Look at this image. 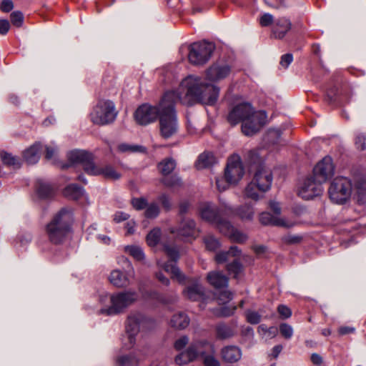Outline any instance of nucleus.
I'll return each mask as SVG.
<instances>
[{
	"mask_svg": "<svg viewBox=\"0 0 366 366\" xmlns=\"http://www.w3.org/2000/svg\"><path fill=\"white\" fill-rule=\"evenodd\" d=\"M233 334L232 330L225 325H219L217 327V335L218 338L227 339L232 337Z\"/></svg>",
	"mask_w": 366,
	"mask_h": 366,
	"instance_id": "c03bdc74",
	"label": "nucleus"
},
{
	"mask_svg": "<svg viewBox=\"0 0 366 366\" xmlns=\"http://www.w3.org/2000/svg\"><path fill=\"white\" fill-rule=\"evenodd\" d=\"M237 310L236 306H227V307H223L221 308L219 312V315L223 317H229L233 315Z\"/></svg>",
	"mask_w": 366,
	"mask_h": 366,
	"instance_id": "e2e57ef3",
	"label": "nucleus"
},
{
	"mask_svg": "<svg viewBox=\"0 0 366 366\" xmlns=\"http://www.w3.org/2000/svg\"><path fill=\"white\" fill-rule=\"evenodd\" d=\"M207 280L212 286L217 289L226 287L228 285V278L218 271L209 272L207 276Z\"/></svg>",
	"mask_w": 366,
	"mask_h": 366,
	"instance_id": "cd10ccee",
	"label": "nucleus"
},
{
	"mask_svg": "<svg viewBox=\"0 0 366 366\" xmlns=\"http://www.w3.org/2000/svg\"><path fill=\"white\" fill-rule=\"evenodd\" d=\"M73 213L69 209L59 211L46 225L45 232L49 240L55 244L61 243L70 232Z\"/></svg>",
	"mask_w": 366,
	"mask_h": 366,
	"instance_id": "39448f33",
	"label": "nucleus"
},
{
	"mask_svg": "<svg viewBox=\"0 0 366 366\" xmlns=\"http://www.w3.org/2000/svg\"><path fill=\"white\" fill-rule=\"evenodd\" d=\"M109 282L115 287H126L129 285L128 277L119 269L113 270L109 277Z\"/></svg>",
	"mask_w": 366,
	"mask_h": 366,
	"instance_id": "c756f323",
	"label": "nucleus"
},
{
	"mask_svg": "<svg viewBox=\"0 0 366 366\" xmlns=\"http://www.w3.org/2000/svg\"><path fill=\"white\" fill-rule=\"evenodd\" d=\"M174 92L176 97L183 104L192 105L199 102L212 105L218 99L219 87L204 82L200 77L189 76L182 81L178 89Z\"/></svg>",
	"mask_w": 366,
	"mask_h": 366,
	"instance_id": "f257e3e1",
	"label": "nucleus"
},
{
	"mask_svg": "<svg viewBox=\"0 0 366 366\" xmlns=\"http://www.w3.org/2000/svg\"><path fill=\"white\" fill-rule=\"evenodd\" d=\"M137 298V293L131 290L102 295L99 301L102 307L100 309L99 313L106 315H118L134 303Z\"/></svg>",
	"mask_w": 366,
	"mask_h": 366,
	"instance_id": "423d86ee",
	"label": "nucleus"
},
{
	"mask_svg": "<svg viewBox=\"0 0 366 366\" xmlns=\"http://www.w3.org/2000/svg\"><path fill=\"white\" fill-rule=\"evenodd\" d=\"M132 204L134 209L137 210H142L147 207V201L145 198H133L132 199Z\"/></svg>",
	"mask_w": 366,
	"mask_h": 366,
	"instance_id": "6e6d98bb",
	"label": "nucleus"
},
{
	"mask_svg": "<svg viewBox=\"0 0 366 366\" xmlns=\"http://www.w3.org/2000/svg\"><path fill=\"white\" fill-rule=\"evenodd\" d=\"M207 249L214 251L219 247V241L213 236H207L204 239Z\"/></svg>",
	"mask_w": 366,
	"mask_h": 366,
	"instance_id": "3c124183",
	"label": "nucleus"
},
{
	"mask_svg": "<svg viewBox=\"0 0 366 366\" xmlns=\"http://www.w3.org/2000/svg\"><path fill=\"white\" fill-rule=\"evenodd\" d=\"M259 192L260 191L257 188L256 183L252 180L245 187L244 194L247 198L257 201L261 198Z\"/></svg>",
	"mask_w": 366,
	"mask_h": 366,
	"instance_id": "c9c22d12",
	"label": "nucleus"
},
{
	"mask_svg": "<svg viewBox=\"0 0 366 366\" xmlns=\"http://www.w3.org/2000/svg\"><path fill=\"white\" fill-rule=\"evenodd\" d=\"M146 322V319L140 313L131 314L126 323V334L127 342H124V347L126 349L132 348L136 342V335L139 333L141 326Z\"/></svg>",
	"mask_w": 366,
	"mask_h": 366,
	"instance_id": "2eb2a0df",
	"label": "nucleus"
},
{
	"mask_svg": "<svg viewBox=\"0 0 366 366\" xmlns=\"http://www.w3.org/2000/svg\"><path fill=\"white\" fill-rule=\"evenodd\" d=\"M232 72V67L228 63L217 61L205 71V79L210 82H219L229 76Z\"/></svg>",
	"mask_w": 366,
	"mask_h": 366,
	"instance_id": "dca6fc26",
	"label": "nucleus"
},
{
	"mask_svg": "<svg viewBox=\"0 0 366 366\" xmlns=\"http://www.w3.org/2000/svg\"><path fill=\"white\" fill-rule=\"evenodd\" d=\"M264 111H255L251 104L242 102L234 106L229 112L227 120L232 125L242 123V132L246 136L257 133L267 122Z\"/></svg>",
	"mask_w": 366,
	"mask_h": 366,
	"instance_id": "f03ea898",
	"label": "nucleus"
},
{
	"mask_svg": "<svg viewBox=\"0 0 366 366\" xmlns=\"http://www.w3.org/2000/svg\"><path fill=\"white\" fill-rule=\"evenodd\" d=\"M254 212L252 206L244 204L238 209L237 214L242 219L250 220L254 216Z\"/></svg>",
	"mask_w": 366,
	"mask_h": 366,
	"instance_id": "ea45409f",
	"label": "nucleus"
},
{
	"mask_svg": "<svg viewBox=\"0 0 366 366\" xmlns=\"http://www.w3.org/2000/svg\"><path fill=\"white\" fill-rule=\"evenodd\" d=\"M161 237V230L159 228L153 229L147 236V242L149 246H156Z\"/></svg>",
	"mask_w": 366,
	"mask_h": 366,
	"instance_id": "58836bf2",
	"label": "nucleus"
},
{
	"mask_svg": "<svg viewBox=\"0 0 366 366\" xmlns=\"http://www.w3.org/2000/svg\"><path fill=\"white\" fill-rule=\"evenodd\" d=\"M10 28V24L6 19H0V34L5 35Z\"/></svg>",
	"mask_w": 366,
	"mask_h": 366,
	"instance_id": "774afa93",
	"label": "nucleus"
},
{
	"mask_svg": "<svg viewBox=\"0 0 366 366\" xmlns=\"http://www.w3.org/2000/svg\"><path fill=\"white\" fill-rule=\"evenodd\" d=\"M214 50L212 43L202 41L194 43L189 46V61L194 65L205 64L211 57Z\"/></svg>",
	"mask_w": 366,
	"mask_h": 366,
	"instance_id": "f8f14e48",
	"label": "nucleus"
},
{
	"mask_svg": "<svg viewBox=\"0 0 366 366\" xmlns=\"http://www.w3.org/2000/svg\"><path fill=\"white\" fill-rule=\"evenodd\" d=\"M259 222L264 225H274L286 228L292 227L295 224L285 218L271 214L269 212H264L259 214Z\"/></svg>",
	"mask_w": 366,
	"mask_h": 366,
	"instance_id": "412c9836",
	"label": "nucleus"
},
{
	"mask_svg": "<svg viewBox=\"0 0 366 366\" xmlns=\"http://www.w3.org/2000/svg\"><path fill=\"white\" fill-rule=\"evenodd\" d=\"M162 99L157 106L149 104L140 105L135 111L134 117L136 122L142 126L154 122L162 114Z\"/></svg>",
	"mask_w": 366,
	"mask_h": 366,
	"instance_id": "ddd939ff",
	"label": "nucleus"
},
{
	"mask_svg": "<svg viewBox=\"0 0 366 366\" xmlns=\"http://www.w3.org/2000/svg\"><path fill=\"white\" fill-rule=\"evenodd\" d=\"M86 172L90 175H102L106 179L116 180L121 177V174L117 172L111 165H96L94 163L91 167H86Z\"/></svg>",
	"mask_w": 366,
	"mask_h": 366,
	"instance_id": "6ab92c4d",
	"label": "nucleus"
},
{
	"mask_svg": "<svg viewBox=\"0 0 366 366\" xmlns=\"http://www.w3.org/2000/svg\"><path fill=\"white\" fill-rule=\"evenodd\" d=\"M244 169L241 158L237 154L230 156L224 169V178L230 184H237L243 177Z\"/></svg>",
	"mask_w": 366,
	"mask_h": 366,
	"instance_id": "4468645a",
	"label": "nucleus"
},
{
	"mask_svg": "<svg viewBox=\"0 0 366 366\" xmlns=\"http://www.w3.org/2000/svg\"><path fill=\"white\" fill-rule=\"evenodd\" d=\"M241 254V251L236 246H232L230 247L229 251L227 252H222L216 254L215 260L217 263H223L226 262L228 259L229 255H232L233 257H238Z\"/></svg>",
	"mask_w": 366,
	"mask_h": 366,
	"instance_id": "72a5a7b5",
	"label": "nucleus"
},
{
	"mask_svg": "<svg viewBox=\"0 0 366 366\" xmlns=\"http://www.w3.org/2000/svg\"><path fill=\"white\" fill-rule=\"evenodd\" d=\"M277 311L284 319L289 318L292 315L291 310L285 305H280L277 307Z\"/></svg>",
	"mask_w": 366,
	"mask_h": 366,
	"instance_id": "680f3d73",
	"label": "nucleus"
},
{
	"mask_svg": "<svg viewBox=\"0 0 366 366\" xmlns=\"http://www.w3.org/2000/svg\"><path fill=\"white\" fill-rule=\"evenodd\" d=\"M11 24L16 27H21L24 22V15L21 11H13L10 15Z\"/></svg>",
	"mask_w": 366,
	"mask_h": 366,
	"instance_id": "09e8293b",
	"label": "nucleus"
},
{
	"mask_svg": "<svg viewBox=\"0 0 366 366\" xmlns=\"http://www.w3.org/2000/svg\"><path fill=\"white\" fill-rule=\"evenodd\" d=\"M176 162L173 159L168 158L160 162L158 168L164 175L170 174L175 168Z\"/></svg>",
	"mask_w": 366,
	"mask_h": 366,
	"instance_id": "e433bc0d",
	"label": "nucleus"
},
{
	"mask_svg": "<svg viewBox=\"0 0 366 366\" xmlns=\"http://www.w3.org/2000/svg\"><path fill=\"white\" fill-rule=\"evenodd\" d=\"M328 193L332 202L345 204L352 197V182L347 177H336L331 182Z\"/></svg>",
	"mask_w": 366,
	"mask_h": 366,
	"instance_id": "1a4fd4ad",
	"label": "nucleus"
},
{
	"mask_svg": "<svg viewBox=\"0 0 366 366\" xmlns=\"http://www.w3.org/2000/svg\"><path fill=\"white\" fill-rule=\"evenodd\" d=\"M247 321L252 325L258 324L261 320V315L254 311L248 310L246 312Z\"/></svg>",
	"mask_w": 366,
	"mask_h": 366,
	"instance_id": "5fc2aeb1",
	"label": "nucleus"
},
{
	"mask_svg": "<svg viewBox=\"0 0 366 366\" xmlns=\"http://www.w3.org/2000/svg\"><path fill=\"white\" fill-rule=\"evenodd\" d=\"M159 214V207L157 203L152 202L147 204L145 210V217L147 218L153 219L157 217Z\"/></svg>",
	"mask_w": 366,
	"mask_h": 366,
	"instance_id": "de8ad7c7",
	"label": "nucleus"
},
{
	"mask_svg": "<svg viewBox=\"0 0 366 366\" xmlns=\"http://www.w3.org/2000/svg\"><path fill=\"white\" fill-rule=\"evenodd\" d=\"M280 332L285 339H290L293 335L292 327L287 323L280 324Z\"/></svg>",
	"mask_w": 366,
	"mask_h": 366,
	"instance_id": "864d4df0",
	"label": "nucleus"
},
{
	"mask_svg": "<svg viewBox=\"0 0 366 366\" xmlns=\"http://www.w3.org/2000/svg\"><path fill=\"white\" fill-rule=\"evenodd\" d=\"M36 192L41 199H48L53 196L54 189L50 184L41 180L36 182Z\"/></svg>",
	"mask_w": 366,
	"mask_h": 366,
	"instance_id": "473e14b6",
	"label": "nucleus"
},
{
	"mask_svg": "<svg viewBox=\"0 0 366 366\" xmlns=\"http://www.w3.org/2000/svg\"><path fill=\"white\" fill-rule=\"evenodd\" d=\"M281 132L277 129H270L267 132L264 139L265 141L274 144L278 142L279 139L280 138Z\"/></svg>",
	"mask_w": 366,
	"mask_h": 366,
	"instance_id": "49530a36",
	"label": "nucleus"
},
{
	"mask_svg": "<svg viewBox=\"0 0 366 366\" xmlns=\"http://www.w3.org/2000/svg\"><path fill=\"white\" fill-rule=\"evenodd\" d=\"M41 148L39 142H36L29 149L24 152V158L25 161L29 164H36L40 158L39 151Z\"/></svg>",
	"mask_w": 366,
	"mask_h": 366,
	"instance_id": "c85d7f7f",
	"label": "nucleus"
},
{
	"mask_svg": "<svg viewBox=\"0 0 366 366\" xmlns=\"http://www.w3.org/2000/svg\"><path fill=\"white\" fill-rule=\"evenodd\" d=\"M1 159L4 164L6 165L13 166L16 168L20 167V162L19 159L8 152H1Z\"/></svg>",
	"mask_w": 366,
	"mask_h": 366,
	"instance_id": "a19ab883",
	"label": "nucleus"
},
{
	"mask_svg": "<svg viewBox=\"0 0 366 366\" xmlns=\"http://www.w3.org/2000/svg\"><path fill=\"white\" fill-rule=\"evenodd\" d=\"M162 182L167 187H175L181 184L180 179L177 176L170 177H164L162 179Z\"/></svg>",
	"mask_w": 366,
	"mask_h": 366,
	"instance_id": "4d7b16f0",
	"label": "nucleus"
},
{
	"mask_svg": "<svg viewBox=\"0 0 366 366\" xmlns=\"http://www.w3.org/2000/svg\"><path fill=\"white\" fill-rule=\"evenodd\" d=\"M69 160L73 164H81L86 172V167H92L94 164L92 154L84 150L71 151L68 154Z\"/></svg>",
	"mask_w": 366,
	"mask_h": 366,
	"instance_id": "aec40b11",
	"label": "nucleus"
},
{
	"mask_svg": "<svg viewBox=\"0 0 366 366\" xmlns=\"http://www.w3.org/2000/svg\"><path fill=\"white\" fill-rule=\"evenodd\" d=\"M190 320L187 314L180 312L174 314L171 320L170 325L177 330H184L189 325Z\"/></svg>",
	"mask_w": 366,
	"mask_h": 366,
	"instance_id": "7c9ffc66",
	"label": "nucleus"
},
{
	"mask_svg": "<svg viewBox=\"0 0 366 366\" xmlns=\"http://www.w3.org/2000/svg\"><path fill=\"white\" fill-rule=\"evenodd\" d=\"M355 144L357 149L365 150L366 149V134L358 133L355 137Z\"/></svg>",
	"mask_w": 366,
	"mask_h": 366,
	"instance_id": "603ef678",
	"label": "nucleus"
},
{
	"mask_svg": "<svg viewBox=\"0 0 366 366\" xmlns=\"http://www.w3.org/2000/svg\"><path fill=\"white\" fill-rule=\"evenodd\" d=\"M117 362V366H138V360L132 355L119 357Z\"/></svg>",
	"mask_w": 366,
	"mask_h": 366,
	"instance_id": "37998d69",
	"label": "nucleus"
},
{
	"mask_svg": "<svg viewBox=\"0 0 366 366\" xmlns=\"http://www.w3.org/2000/svg\"><path fill=\"white\" fill-rule=\"evenodd\" d=\"M335 172V166L330 157L326 156L313 169L314 178L321 184L330 179Z\"/></svg>",
	"mask_w": 366,
	"mask_h": 366,
	"instance_id": "f3484780",
	"label": "nucleus"
},
{
	"mask_svg": "<svg viewBox=\"0 0 366 366\" xmlns=\"http://www.w3.org/2000/svg\"><path fill=\"white\" fill-rule=\"evenodd\" d=\"M216 163V158L211 152H204L201 154L196 162V167L198 169H202L209 167Z\"/></svg>",
	"mask_w": 366,
	"mask_h": 366,
	"instance_id": "2f4dec72",
	"label": "nucleus"
},
{
	"mask_svg": "<svg viewBox=\"0 0 366 366\" xmlns=\"http://www.w3.org/2000/svg\"><path fill=\"white\" fill-rule=\"evenodd\" d=\"M258 332L261 335L271 339L277 335L278 330L276 327H267L265 325L262 324L258 327Z\"/></svg>",
	"mask_w": 366,
	"mask_h": 366,
	"instance_id": "79ce46f5",
	"label": "nucleus"
},
{
	"mask_svg": "<svg viewBox=\"0 0 366 366\" xmlns=\"http://www.w3.org/2000/svg\"><path fill=\"white\" fill-rule=\"evenodd\" d=\"M293 56L291 54H286L282 56L280 60V65L284 68H287L288 66L292 63Z\"/></svg>",
	"mask_w": 366,
	"mask_h": 366,
	"instance_id": "69168bd1",
	"label": "nucleus"
},
{
	"mask_svg": "<svg viewBox=\"0 0 366 366\" xmlns=\"http://www.w3.org/2000/svg\"><path fill=\"white\" fill-rule=\"evenodd\" d=\"M322 192V184L314 177H309L301 184L298 194L302 199H310L320 195Z\"/></svg>",
	"mask_w": 366,
	"mask_h": 366,
	"instance_id": "a211bd4d",
	"label": "nucleus"
},
{
	"mask_svg": "<svg viewBox=\"0 0 366 366\" xmlns=\"http://www.w3.org/2000/svg\"><path fill=\"white\" fill-rule=\"evenodd\" d=\"M177 234L183 237L195 238L198 234L195 222L191 219H184L181 221Z\"/></svg>",
	"mask_w": 366,
	"mask_h": 366,
	"instance_id": "b1692460",
	"label": "nucleus"
},
{
	"mask_svg": "<svg viewBox=\"0 0 366 366\" xmlns=\"http://www.w3.org/2000/svg\"><path fill=\"white\" fill-rule=\"evenodd\" d=\"M249 159L252 164H257L252 180L256 183L257 188L261 192H265L271 188L273 176L271 170L263 164V159L258 151H250Z\"/></svg>",
	"mask_w": 366,
	"mask_h": 366,
	"instance_id": "0eeeda50",
	"label": "nucleus"
},
{
	"mask_svg": "<svg viewBox=\"0 0 366 366\" xmlns=\"http://www.w3.org/2000/svg\"><path fill=\"white\" fill-rule=\"evenodd\" d=\"M229 183L227 182L226 179L222 177H217L216 179V185L219 191L222 192L228 188Z\"/></svg>",
	"mask_w": 366,
	"mask_h": 366,
	"instance_id": "052dcab7",
	"label": "nucleus"
},
{
	"mask_svg": "<svg viewBox=\"0 0 366 366\" xmlns=\"http://www.w3.org/2000/svg\"><path fill=\"white\" fill-rule=\"evenodd\" d=\"M352 197L359 204L366 202V180L364 179H356L352 183Z\"/></svg>",
	"mask_w": 366,
	"mask_h": 366,
	"instance_id": "5701e85b",
	"label": "nucleus"
},
{
	"mask_svg": "<svg viewBox=\"0 0 366 366\" xmlns=\"http://www.w3.org/2000/svg\"><path fill=\"white\" fill-rule=\"evenodd\" d=\"M222 358L228 363L238 362L242 357V351L239 347L234 345L226 346L221 350Z\"/></svg>",
	"mask_w": 366,
	"mask_h": 366,
	"instance_id": "a878e982",
	"label": "nucleus"
},
{
	"mask_svg": "<svg viewBox=\"0 0 366 366\" xmlns=\"http://www.w3.org/2000/svg\"><path fill=\"white\" fill-rule=\"evenodd\" d=\"M117 114L113 102L100 100L90 113V119L94 124L107 125L114 122Z\"/></svg>",
	"mask_w": 366,
	"mask_h": 366,
	"instance_id": "6e6552de",
	"label": "nucleus"
},
{
	"mask_svg": "<svg viewBox=\"0 0 366 366\" xmlns=\"http://www.w3.org/2000/svg\"><path fill=\"white\" fill-rule=\"evenodd\" d=\"M227 268L229 274H234V277H237L241 272L242 266L238 260H234L227 266Z\"/></svg>",
	"mask_w": 366,
	"mask_h": 366,
	"instance_id": "8fccbe9b",
	"label": "nucleus"
},
{
	"mask_svg": "<svg viewBox=\"0 0 366 366\" xmlns=\"http://www.w3.org/2000/svg\"><path fill=\"white\" fill-rule=\"evenodd\" d=\"M125 251L137 260H142L144 258L142 249L137 246H127Z\"/></svg>",
	"mask_w": 366,
	"mask_h": 366,
	"instance_id": "a18cd8bd",
	"label": "nucleus"
},
{
	"mask_svg": "<svg viewBox=\"0 0 366 366\" xmlns=\"http://www.w3.org/2000/svg\"><path fill=\"white\" fill-rule=\"evenodd\" d=\"M292 24L286 18H280L274 22L272 34L276 39H282L291 29Z\"/></svg>",
	"mask_w": 366,
	"mask_h": 366,
	"instance_id": "bb28decb",
	"label": "nucleus"
},
{
	"mask_svg": "<svg viewBox=\"0 0 366 366\" xmlns=\"http://www.w3.org/2000/svg\"><path fill=\"white\" fill-rule=\"evenodd\" d=\"M164 251L171 262H165L162 259H159L157 261L158 266L162 268L166 272L170 274L172 279L177 280L181 284L184 283L185 276L176 265V262L179 258L178 249L176 246L164 244Z\"/></svg>",
	"mask_w": 366,
	"mask_h": 366,
	"instance_id": "9d476101",
	"label": "nucleus"
},
{
	"mask_svg": "<svg viewBox=\"0 0 366 366\" xmlns=\"http://www.w3.org/2000/svg\"><path fill=\"white\" fill-rule=\"evenodd\" d=\"M14 8V4L11 0H2L0 4V9L3 12H9Z\"/></svg>",
	"mask_w": 366,
	"mask_h": 366,
	"instance_id": "0e129e2a",
	"label": "nucleus"
},
{
	"mask_svg": "<svg viewBox=\"0 0 366 366\" xmlns=\"http://www.w3.org/2000/svg\"><path fill=\"white\" fill-rule=\"evenodd\" d=\"M219 232L228 237L231 241L237 243H244L248 238L246 234L234 229L228 221L220 227Z\"/></svg>",
	"mask_w": 366,
	"mask_h": 366,
	"instance_id": "4be33fe9",
	"label": "nucleus"
},
{
	"mask_svg": "<svg viewBox=\"0 0 366 366\" xmlns=\"http://www.w3.org/2000/svg\"><path fill=\"white\" fill-rule=\"evenodd\" d=\"M118 151L122 153L125 152H145L146 149L139 145H131L122 143L118 145Z\"/></svg>",
	"mask_w": 366,
	"mask_h": 366,
	"instance_id": "4c0bfd02",
	"label": "nucleus"
},
{
	"mask_svg": "<svg viewBox=\"0 0 366 366\" xmlns=\"http://www.w3.org/2000/svg\"><path fill=\"white\" fill-rule=\"evenodd\" d=\"M179 101L174 91L167 92L162 98V114L159 117L161 135L168 139L177 133L178 124L174 109L175 103Z\"/></svg>",
	"mask_w": 366,
	"mask_h": 366,
	"instance_id": "20e7f679",
	"label": "nucleus"
},
{
	"mask_svg": "<svg viewBox=\"0 0 366 366\" xmlns=\"http://www.w3.org/2000/svg\"><path fill=\"white\" fill-rule=\"evenodd\" d=\"M183 295L192 301H204L205 300L204 287L197 282L187 287L183 291Z\"/></svg>",
	"mask_w": 366,
	"mask_h": 366,
	"instance_id": "393cba45",
	"label": "nucleus"
},
{
	"mask_svg": "<svg viewBox=\"0 0 366 366\" xmlns=\"http://www.w3.org/2000/svg\"><path fill=\"white\" fill-rule=\"evenodd\" d=\"M215 349L213 344L207 340H199L192 343L188 348L175 357L177 364L181 365L194 361L198 357L203 358L204 366H220L214 357Z\"/></svg>",
	"mask_w": 366,
	"mask_h": 366,
	"instance_id": "7ed1b4c3",
	"label": "nucleus"
},
{
	"mask_svg": "<svg viewBox=\"0 0 366 366\" xmlns=\"http://www.w3.org/2000/svg\"><path fill=\"white\" fill-rule=\"evenodd\" d=\"M199 214L201 218L214 225L219 230L220 227L227 222L222 216L227 212V209L224 211L219 209L211 202H202L199 205Z\"/></svg>",
	"mask_w": 366,
	"mask_h": 366,
	"instance_id": "9b49d317",
	"label": "nucleus"
},
{
	"mask_svg": "<svg viewBox=\"0 0 366 366\" xmlns=\"http://www.w3.org/2000/svg\"><path fill=\"white\" fill-rule=\"evenodd\" d=\"M189 342V338L187 336H182L174 342V348L177 350H181L183 349Z\"/></svg>",
	"mask_w": 366,
	"mask_h": 366,
	"instance_id": "bf43d9fd",
	"label": "nucleus"
},
{
	"mask_svg": "<svg viewBox=\"0 0 366 366\" xmlns=\"http://www.w3.org/2000/svg\"><path fill=\"white\" fill-rule=\"evenodd\" d=\"M274 21L273 16L270 14L265 13L259 18V24L262 26H268Z\"/></svg>",
	"mask_w": 366,
	"mask_h": 366,
	"instance_id": "13d9d810",
	"label": "nucleus"
},
{
	"mask_svg": "<svg viewBox=\"0 0 366 366\" xmlns=\"http://www.w3.org/2000/svg\"><path fill=\"white\" fill-rule=\"evenodd\" d=\"M233 297L232 293L229 291H224L222 292H220L218 297V299L219 301L222 302V303H226L231 300Z\"/></svg>",
	"mask_w": 366,
	"mask_h": 366,
	"instance_id": "338daca9",
	"label": "nucleus"
},
{
	"mask_svg": "<svg viewBox=\"0 0 366 366\" xmlns=\"http://www.w3.org/2000/svg\"><path fill=\"white\" fill-rule=\"evenodd\" d=\"M83 189L76 184H72L68 185L64 191V194L66 197L73 199H78L83 195Z\"/></svg>",
	"mask_w": 366,
	"mask_h": 366,
	"instance_id": "f704fd0d",
	"label": "nucleus"
}]
</instances>
